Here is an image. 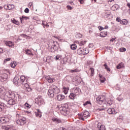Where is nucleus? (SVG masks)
<instances>
[{"label": "nucleus", "instance_id": "57", "mask_svg": "<svg viewBox=\"0 0 130 130\" xmlns=\"http://www.w3.org/2000/svg\"><path fill=\"white\" fill-rule=\"evenodd\" d=\"M54 58L56 60H58L59 59V56H56Z\"/></svg>", "mask_w": 130, "mask_h": 130}, {"label": "nucleus", "instance_id": "17", "mask_svg": "<svg viewBox=\"0 0 130 130\" xmlns=\"http://www.w3.org/2000/svg\"><path fill=\"white\" fill-rule=\"evenodd\" d=\"M105 16L106 17H107V18H109V19H110V18H111V12H110V11L109 10H107L105 11Z\"/></svg>", "mask_w": 130, "mask_h": 130}, {"label": "nucleus", "instance_id": "9", "mask_svg": "<svg viewBox=\"0 0 130 130\" xmlns=\"http://www.w3.org/2000/svg\"><path fill=\"white\" fill-rule=\"evenodd\" d=\"M7 94L9 98H11V99H14L15 98V93L11 90L7 91Z\"/></svg>", "mask_w": 130, "mask_h": 130}, {"label": "nucleus", "instance_id": "49", "mask_svg": "<svg viewBox=\"0 0 130 130\" xmlns=\"http://www.w3.org/2000/svg\"><path fill=\"white\" fill-rule=\"evenodd\" d=\"M103 110H104V108H99L96 109V111H102Z\"/></svg>", "mask_w": 130, "mask_h": 130}, {"label": "nucleus", "instance_id": "40", "mask_svg": "<svg viewBox=\"0 0 130 130\" xmlns=\"http://www.w3.org/2000/svg\"><path fill=\"white\" fill-rule=\"evenodd\" d=\"M2 128L3 129H5V130H9V129H10V126H2Z\"/></svg>", "mask_w": 130, "mask_h": 130}, {"label": "nucleus", "instance_id": "5", "mask_svg": "<svg viewBox=\"0 0 130 130\" xmlns=\"http://www.w3.org/2000/svg\"><path fill=\"white\" fill-rule=\"evenodd\" d=\"M36 103H37L38 105L41 106L44 104V100L42 98V96L39 95L35 99Z\"/></svg>", "mask_w": 130, "mask_h": 130}, {"label": "nucleus", "instance_id": "16", "mask_svg": "<svg viewBox=\"0 0 130 130\" xmlns=\"http://www.w3.org/2000/svg\"><path fill=\"white\" fill-rule=\"evenodd\" d=\"M64 98H66V96L63 94H59L57 96V99L58 101H62Z\"/></svg>", "mask_w": 130, "mask_h": 130}, {"label": "nucleus", "instance_id": "31", "mask_svg": "<svg viewBox=\"0 0 130 130\" xmlns=\"http://www.w3.org/2000/svg\"><path fill=\"white\" fill-rule=\"evenodd\" d=\"M120 24L122 25H126V24H127V21L126 20L123 19L122 20L120 21Z\"/></svg>", "mask_w": 130, "mask_h": 130}, {"label": "nucleus", "instance_id": "21", "mask_svg": "<svg viewBox=\"0 0 130 130\" xmlns=\"http://www.w3.org/2000/svg\"><path fill=\"white\" fill-rule=\"evenodd\" d=\"M52 121L54 122H56V123H60V122H61V120L56 118H53Z\"/></svg>", "mask_w": 130, "mask_h": 130}, {"label": "nucleus", "instance_id": "36", "mask_svg": "<svg viewBox=\"0 0 130 130\" xmlns=\"http://www.w3.org/2000/svg\"><path fill=\"white\" fill-rule=\"evenodd\" d=\"M11 66L12 68H16V66H17V63L16 62H13L11 63Z\"/></svg>", "mask_w": 130, "mask_h": 130}, {"label": "nucleus", "instance_id": "59", "mask_svg": "<svg viewBox=\"0 0 130 130\" xmlns=\"http://www.w3.org/2000/svg\"><path fill=\"white\" fill-rule=\"evenodd\" d=\"M55 50H54V48H52V47H51V52H54Z\"/></svg>", "mask_w": 130, "mask_h": 130}, {"label": "nucleus", "instance_id": "25", "mask_svg": "<svg viewBox=\"0 0 130 130\" xmlns=\"http://www.w3.org/2000/svg\"><path fill=\"white\" fill-rule=\"evenodd\" d=\"M124 67V66L123 63L121 62L117 66H116V69L119 70L120 69H122V68H123Z\"/></svg>", "mask_w": 130, "mask_h": 130}, {"label": "nucleus", "instance_id": "8", "mask_svg": "<svg viewBox=\"0 0 130 130\" xmlns=\"http://www.w3.org/2000/svg\"><path fill=\"white\" fill-rule=\"evenodd\" d=\"M13 82L17 86L20 85L21 81H20V77L19 76H15L14 78Z\"/></svg>", "mask_w": 130, "mask_h": 130}, {"label": "nucleus", "instance_id": "62", "mask_svg": "<svg viewBox=\"0 0 130 130\" xmlns=\"http://www.w3.org/2000/svg\"><path fill=\"white\" fill-rule=\"evenodd\" d=\"M4 53V50H3L2 48H0V53Z\"/></svg>", "mask_w": 130, "mask_h": 130}, {"label": "nucleus", "instance_id": "53", "mask_svg": "<svg viewBox=\"0 0 130 130\" xmlns=\"http://www.w3.org/2000/svg\"><path fill=\"white\" fill-rule=\"evenodd\" d=\"M116 20L117 22H120V21H121V20L120 19V18H119V17H117L116 18Z\"/></svg>", "mask_w": 130, "mask_h": 130}, {"label": "nucleus", "instance_id": "28", "mask_svg": "<svg viewBox=\"0 0 130 130\" xmlns=\"http://www.w3.org/2000/svg\"><path fill=\"white\" fill-rule=\"evenodd\" d=\"M28 18L25 16H22V17H20V20L21 21V23H23V20H28Z\"/></svg>", "mask_w": 130, "mask_h": 130}, {"label": "nucleus", "instance_id": "7", "mask_svg": "<svg viewBox=\"0 0 130 130\" xmlns=\"http://www.w3.org/2000/svg\"><path fill=\"white\" fill-rule=\"evenodd\" d=\"M16 123L19 124V125H24L26 123V118L22 117L21 118H19L16 120Z\"/></svg>", "mask_w": 130, "mask_h": 130}, {"label": "nucleus", "instance_id": "39", "mask_svg": "<svg viewBox=\"0 0 130 130\" xmlns=\"http://www.w3.org/2000/svg\"><path fill=\"white\" fill-rule=\"evenodd\" d=\"M63 92H64V94H68L69 89H68L66 87H63Z\"/></svg>", "mask_w": 130, "mask_h": 130}, {"label": "nucleus", "instance_id": "26", "mask_svg": "<svg viewBox=\"0 0 130 130\" xmlns=\"http://www.w3.org/2000/svg\"><path fill=\"white\" fill-rule=\"evenodd\" d=\"M11 22H12V23H13V24H15V25H18V26H19V25H20V22H19V21L16 20V19H12Z\"/></svg>", "mask_w": 130, "mask_h": 130}, {"label": "nucleus", "instance_id": "44", "mask_svg": "<svg viewBox=\"0 0 130 130\" xmlns=\"http://www.w3.org/2000/svg\"><path fill=\"white\" fill-rule=\"evenodd\" d=\"M100 130H105V126L101 125V126H100Z\"/></svg>", "mask_w": 130, "mask_h": 130}, {"label": "nucleus", "instance_id": "50", "mask_svg": "<svg viewBox=\"0 0 130 130\" xmlns=\"http://www.w3.org/2000/svg\"><path fill=\"white\" fill-rule=\"evenodd\" d=\"M24 12H25L26 14H28L29 13V9L28 8H26L24 10Z\"/></svg>", "mask_w": 130, "mask_h": 130}, {"label": "nucleus", "instance_id": "1", "mask_svg": "<svg viewBox=\"0 0 130 130\" xmlns=\"http://www.w3.org/2000/svg\"><path fill=\"white\" fill-rule=\"evenodd\" d=\"M96 102L99 104H100V105L104 104L103 107H105V108H107V106H110L112 105L113 103V101H111L110 99H107L106 100L102 96H99L96 98Z\"/></svg>", "mask_w": 130, "mask_h": 130}, {"label": "nucleus", "instance_id": "15", "mask_svg": "<svg viewBox=\"0 0 130 130\" xmlns=\"http://www.w3.org/2000/svg\"><path fill=\"white\" fill-rule=\"evenodd\" d=\"M7 103L8 105H15V104H16V101H15L13 99H11L9 100Z\"/></svg>", "mask_w": 130, "mask_h": 130}, {"label": "nucleus", "instance_id": "12", "mask_svg": "<svg viewBox=\"0 0 130 130\" xmlns=\"http://www.w3.org/2000/svg\"><path fill=\"white\" fill-rule=\"evenodd\" d=\"M46 80L48 81V83H54L55 79L50 77V76H46Z\"/></svg>", "mask_w": 130, "mask_h": 130}, {"label": "nucleus", "instance_id": "29", "mask_svg": "<svg viewBox=\"0 0 130 130\" xmlns=\"http://www.w3.org/2000/svg\"><path fill=\"white\" fill-rule=\"evenodd\" d=\"M71 48L73 50H76V49H77V45L75 44L71 45Z\"/></svg>", "mask_w": 130, "mask_h": 130}, {"label": "nucleus", "instance_id": "6", "mask_svg": "<svg viewBox=\"0 0 130 130\" xmlns=\"http://www.w3.org/2000/svg\"><path fill=\"white\" fill-rule=\"evenodd\" d=\"M9 75H10V72H9V71L5 70V72L1 75V78L2 79V80H3V81H7L9 78Z\"/></svg>", "mask_w": 130, "mask_h": 130}, {"label": "nucleus", "instance_id": "27", "mask_svg": "<svg viewBox=\"0 0 130 130\" xmlns=\"http://www.w3.org/2000/svg\"><path fill=\"white\" fill-rule=\"evenodd\" d=\"M76 96H77L74 92L73 93H71L69 97L71 99L74 100L75 99V98L76 97Z\"/></svg>", "mask_w": 130, "mask_h": 130}, {"label": "nucleus", "instance_id": "63", "mask_svg": "<svg viewBox=\"0 0 130 130\" xmlns=\"http://www.w3.org/2000/svg\"><path fill=\"white\" fill-rule=\"evenodd\" d=\"M21 36H22V37H27V35H26L25 34L21 35Z\"/></svg>", "mask_w": 130, "mask_h": 130}, {"label": "nucleus", "instance_id": "45", "mask_svg": "<svg viewBox=\"0 0 130 130\" xmlns=\"http://www.w3.org/2000/svg\"><path fill=\"white\" fill-rule=\"evenodd\" d=\"M88 104H91V102L89 101H87L86 102H85L83 105L84 106H86V105H88Z\"/></svg>", "mask_w": 130, "mask_h": 130}, {"label": "nucleus", "instance_id": "22", "mask_svg": "<svg viewBox=\"0 0 130 130\" xmlns=\"http://www.w3.org/2000/svg\"><path fill=\"white\" fill-rule=\"evenodd\" d=\"M99 77H100V80L101 83H104V82H105V80H106L105 78L103 76L100 74H99Z\"/></svg>", "mask_w": 130, "mask_h": 130}, {"label": "nucleus", "instance_id": "20", "mask_svg": "<svg viewBox=\"0 0 130 130\" xmlns=\"http://www.w3.org/2000/svg\"><path fill=\"white\" fill-rule=\"evenodd\" d=\"M35 114L37 117H41L42 116V114H41V112L40 110L38 109L37 112H35Z\"/></svg>", "mask_w": 130, "mask_h": 130}, {"label": "nucleus", "instance_id": "2", "mask_svg": "<svg viewBox=\"0 0 130 130\" xmlns=\"http://www.w3.org/2000/svg\"><path fill=\"white\" fill-rule=\"evenodd\" d=\"M60 92L59 88L56 85L52 84L49 87L48 92V95L50 98H53L55 95L59 93Z\"/></svg>", "mask_w": 130, "mask_h": 130}, {"label": "nucleus", "instance_id": "55", "mask_svg": "<svg viewBox=\"0 0 130 130\" xmlns=\"http://www.w3.org/2000/svg\"><path fill=\"white\" fill-rule=\"evenodd\" d=\"M32 5H33V3L32 2H30L28 4V8H31L32 7Z\"/></svg>", "mask_w": 130, "mask_h": 130}, {"label": "nucleus", "instance_id": "64", "mask_svg": "<svg viewBox=\"0 0 130 130\" xmlns=\"http://www.w3.org/2000/svg\"><path fill=\"white\" fill-rule=\"evenodd\" d=\"M59 130H67V129H66L65 128H63V127H61Z\"/></svg>", "mask_w": 130, "mask_h": 130}, {"label": "nucleus", "instance_id": "30", "mask_svg": "<svg viewBox=\"0 0 130 130\" xmlns=\"http://www.w3.org/2000/svg\"><path fill=\"white\" fill-rule=\"evenodd\" d=\"M22 85H23V87L24 90H26L27 88H29V87H30L29 86V84H28L27 83H25V84L23 83Z\"/></svg>", "mask_w": 130, "mask_h": 130}, {"label": "nucleus", "instance_id": "61", "mask_svg": "<svg viewBox=\"0 0 130 130\" xmlns=\"http://www.w3.org/2000/svg\"><path fill=\"white\" fill-rule=\"evenodd\" d=\"M111 42H113V41H115V38H112L110 41Z\"/></svg>", "mask_w": 130, "mask_h": 130}, {"label": "nucleus", "instance_id": "19", "mask_svg": "<svg viewBox=\"0 0 130 130\" xmlns=\"http://www.w3.org/2000/svg\"><path fill=\"white\" fill-rule=\"evenodd\" d=\"M5 44L7 46H9V47H13L14 46V43L11 41L6 42Z\"/></svg>", "mask_w": 130, "mask_h": 130}, {"label": "nucleus", "instance_id": "58", "mask_svg": "<svg viewBox=\"0 0 130 130\" xmlns=\"http://www.w3.org/2000/svg\"><path fill=\"white\" fill-rule=\"evenodd\" d=\"M9 60H11V58H8L5 59L4 61L5 62H6V61H9Z\"/></svg>", "mask_w": 130, "mask_h": 130}, {"label": "nucleus", "instance_id": "47", "mask_svg": "<svg viewBox=\"0 0 130 130\" xmlns=\"http://www.w3.org/2000/svg\"><path fill=\"white\" fill-rule=\"evenodd\" d=\"M120 50L121 52H123L124 51H126V49L124 48H121L120 49Z\"/></svg>", "mask_w": 130, "mask_h": 130}, {"label": "nucleus", "instance_id": "13", "mask_svg": "<svg viewBox=\"0 0 130 130\" xmlns=\"http://www.w3.org/2000/svg\"><path fill=\"white\" fill-rule=\"evenodd\" d=\"M4 7L5 10H13V9L15 8V6H14V5H5Z\"/></svg>", "mask_w": 130, "mask_h": 130}, {"label": "nucleus", "instance_id": "42", "mask_svg": "<svg viewBox=\"0 0 130 130\" xmlns=\"http://www.w3.org/2000/svg\"><path fill=\"white\" fill-rule=\"evenodd\" d=\"M52 47L54 49V50H57V49H58L57 46H56V45L55 44H54L53 46H52Z\"/></svg>", "mask_w": 130, "mask_h": 130}, {"label": "nucleus", "instance_id": "23", "mask_svg": "<svg viewBox=\"0 0 130 130\" xmlns=\"http://www.w3.org/2000/svg\"><path fill=\"white\" fill-rule=\"evenodd\" d=\"M26 78L25 77V76H21L20 78V80L21 81L20 84H23V83H24V82H25V80Z\"/></svg>", "mask_w": 130, "mask_h": 130}, {"label": "nucleus", "instance_id": "48", "mask_svg": "<svg viewBox=\"0 0 130 130\" xmlns=\"http://www.w3.org/2000/svg\"><path fill=\"white\" fill-rule=\"evenodd\" d=\"M123 98H121L120 96H119L118 98H117V100H118V101H121L122 100H123Z\"/></svg>", "mask_w": 130, "mask_h": 130}, {"label": "nucleus", "instance_id": "43", "mask_svg": "<svg viewBox=\"0 0 130 130\" xmlns=\"http://www.w3.org/2000/svg\"><path fill=\"white\" fill-rule=\"evenodd\" d=\"M79 72V70L78 69H75V70H72L71 71V73H78Z\"/></svg>", "mask_w": 130, "mask_h": 130}, {"label": "nucleus", "instance_id": "51", "mask_svg": "<svg viewBox=\"0 0 130 130\" xmlns=\"http://www.w3.org/2000/svg\"><path fill=\"white\" fill-rule=\"evenodd\" d=\"M78 2L81 4V5H83L84 4V2H85V0H78Z\"/></svg>", "mask_w": 130, "mask_h": 130}, {"label": "nucleus", "instance_id": "35", "mask_svg": "<svg viewBox=\"0 0 130 130\" xmlns=\"http://www.w3.org/2000/svg\"><path fill=\"white\" fill-rule=\"evenodd\" d=\"M88 53H89V50H88V49H85L83 52V55H86V54H88Z\"/></svg>", "mask_w": 130, "mask_h": 130}, {"label": "nucleus", "instance_id": "33", "mask_svg": "<svg viewBox=\"0 0 130 130\" xmlns=\"http://www.w3.org/2000/svg\"><path fill=\"white\" fill-rule=\"evenodd\" d=\"M104 67H105L106 70H107L108 72H110V68H108V66H107L106 63L104 64Z\"/></svg>", "mask_w": 130, "mask_h": 130}, {"label": "nucleus", "instance_id": "60", "mask_svg": "<svg viewBox=\"0 0 130 130\" xmlns=\"http://www.w3.org/2000/svg\"><path fill=\"white\" fill-rule=\"evenodd\" d=\"M101 124L99 123L98 124V128H99V129H100V126H101Z\"/></svg>", "mask_w": 130, "mask_h": 130}, {"label": "nucleus", "instance_id": "11", "mask_svg": "<svg viewBox=\"0 0 130 130\" xmlns=\"http://www.w3.org/2000/svg\"><path fill=\"white\" fill-rule=\"evenodd\" d=\"M10 119L8 117H1V123H6L9 122Z\"/></svg>", "mask_w": 130, "mask_h": 130}, {"label": "nucleus", "instance_id": "14", "mask_svg": "<svg viewBox=\"0 0 130 130\" xmlns=\"http://www.w3.org/2000/svg\"><path fill=\"white\" fill-rule=\"evenodd\" d=\"M107 111L109 114H115L117 113L116 111H115V110L113 108H109Z\"/></svg>", "mask_w": 130, "mask_h": 130}, {"label": "nucleus", "instance_id": "3", "mask_svg": "<svg viewBox=\"0 0 130 130\" xmlns=\"http://www.w3.org/2000/svg\"><path fill=\"white\" fill-rule=\"evenodd\" d=\"M60 110L64 115H70V108L68 105L64 104L63 106L61 107Z\"/></svg>", "mask_w": 130, "mask_h": 130}, {"label": "nucleus", "instance_id": "37", "mask_svg": "<svg viewBox=\"0 0 130 130\" xmlns=\"http://www.w3.org/2000/svg\"><path fill=\"white\" fill-rule=\"evenodd\" d=\"M76 38H82V37H83V35H82V34H77L76 35Z\"/></svg>", "mask_w": 130, "mask_h": 130}, {"label": "nucleus", "instance_id": "24", "mask_svg": "<svg viewBox=\"0 0 130 130\" xmlns=\"http://www.w3.org/2000/svg\"><path fill=\"white\" fill-rule=\"evenodd\" d=\"M5 104L0 103V112L5 110Z\"/></svg>", "mask_w": 130, "mask_h": 130}, {"label": "nucleus", "instance_id": "56", "mask_svg": "<svg viewBox=\"0 0 130 130\" xmlns=\"http://www.w3.org/2000/svg\"><path fill=\"white\" fill-rule=\"evenodd\" d=\"M16 117L17 118H21V115H20V114H16Z\"/></svg>", "mask_w": 130, "mask_h": 130}, {"label": "nucleus", "instance_id": "18", "mask_svg": "<svg viewBox=\"0 0 130 130\" xmlns=\"http://www.w3.org/2000/svg\"><path fill=\"white\" fill-rule=\"evenodd\" d=\"M84 51H85V49H83L82 48H79L77 49V53L78 54H83L84 55Z\"/></svg>", "mask_w": 130, "mask_h": 130}, {"label": "nucleus", "instance_id": "4", "mask_svg": "<svg viewBox=\"0 0 130 130\" xmlns=\"http://www.w3.org/2000/svg\"><path fill=\"white\" fill-rule=\"evenodd\" d=\"M78 115L79 116V119L80 120L84 121V120H85V118H88V117L90 116V113L87 111H85L81 114H78Z\"/></svg>", "mask_w": 130, "mask_h": 130}, {"label": "nucleus", "instance_id": "32", "mask_svg": "<svg viewBox=\"0 0 130 130\" xmlns=\"http://www.w3.org/2000/svg\"><path fill=\"white\" fill-rule=\"evenodd\" d=\"M89 71H90V76H91V77H93V76H94V69L90 68L89 69Z\"/></svg>", "mask_w": 130, "mask_h": 130}, {"label": "nucleus", "instance_id": "46", "mask_svg": "<svg viewBox=\"0 0 130 130\" xmlns=\"http://www.w3.org/2000/svg\"><path fill=\"white\" fill-rule=\"evenodd\" d=\"M25 90L27 92H31V91H32V88H31V87H30V86H29L27 88H26Z\"/></svg>", "mask_w": 130, "mask_h": 130}, {"label": "nucleus", "instance_id": "34", "mask_svg": "<svg viewBox=\"0 0 130 130\" xmlns=\"http://www.w3.org/2000/svg\"><path fill=\"white\" fill-rule=\"evenodd\" d=\"M30 108H31V106L30 105H29L28 103H26L25 104V109H29Z\"/></svg>", "mask_w": 130, "mask_h": 130}, {"label": "nucleus", "instance_id": "38", "mask_svg": "<svg viewBox=\"0 0 130 130\" xmlns=\"http://www.w3.org/2000/svg\"><path fill=\"white\" fill-rule=\"evenodd\" d=\"M86 41H81L79 43V44L80 46H83V45L86 44Z\"/></svg>", "mask_w": 130, "mask_h": 130}, {"label": "nucleus", "instance_id": "52", "mask_svg": "<svg viewBox=\"0 0 130 130\" xmlns=\"http://www.w3.org/2000/svg\"><path fill=\"white\" fill-rule=\"evenodd\" d=\"M67 8L68 10H72L73 8L72 7H71L70 6H67Z\"/></svg>", "mask_w": 130, "mask_h": 130}, {"label": "nucleus", "instance_id": "41", "mask_svg": "<svg viewBox=\"0 0 130 130\" xmlns=\"http://www.w3.org/2000/svg\"><path fill=\"white\" fill-rule=\"evenodd\" d=\"M25 53L26 54H27V55H30V54H31V51H30V50H25Z\"/></svg>", "mask_w": 130, "mask_h": 130}, {"label": "nucleus", "instance_id": "10", "mask_svg": "<svg viewBox=\"0 0 130 130\" xmlns=\"http://www.w3.org/2000/svg\"><path fill=\"white\" fill-rule=\"evenodd\" d=\"M73 93H74L76 96L80 94L81 93V89L79 87L74 88L73 89Z\"/></svg>", "mask_w": 130, "mask_h": 130}, {"label": "nucleus", "instance_id": "54", "mask_svg": "<svg viewBox=\"0 0 130 130\" xmlns=\"http://www.w3.org/2000/svg\"><path fill=\"white\" fill-rule=\"evenodd\" d=\"M3 90L4 87H3L2 86H0V93H2V92H3Z\"/></svg>", "mask_w": 130, "mask_h": 130}]
</instances>
